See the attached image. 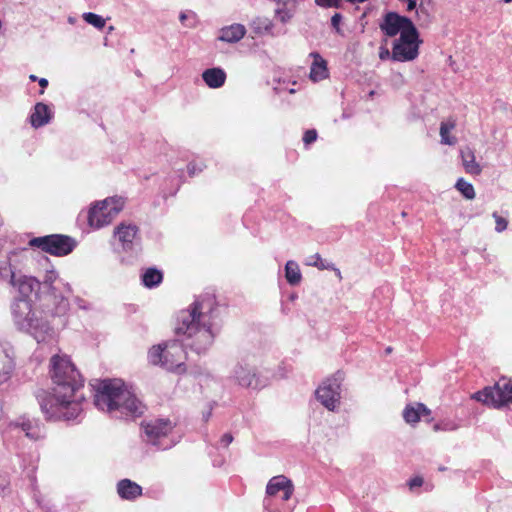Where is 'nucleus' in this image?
<instances>
[{
	"instance_id": "obj_1",
	"label": "nucleus",
	"mask_w": 512,
	"mask_h": 512,
	"mask_svg": "<svg viewBox=\"0 0 512 512\" xmlns=\"http://www.w3.org/2000/svg\"><path fill=\"white\" fill-rule=\"evenodd\" d=\"M52 392L41 391L37 395L42 413L47 421H69L82 412L83 396L78 391L84 380L75 365L67 356L54 355L51 358Z\"/></svg>"
},
{
	"instance_id": "obj_2",
	"label": "nucleus",
	"mask_w": 512,
	"mask_h": 512,
	"mask_svg": "<svg viewBox=\"0 0 512 512\" xmlns=\"http://www.w3.org/2000/svg\"><path fill=\"white\" fill-rule=\"evenodd\" d=\"M216 307L215 296L205 294L177 314L174 332L197 354L207 352L214 342L210 319Z\"/></svg>"
},
{
	"instance_id": "obj_3",
	"label": "nucleus",
	"mask_w": 512,
	"mask_h": 512,
	"mask_svg": "<svg viewBox=\"0 0 512 512\" xmlns=\"http://www.w3.org/2000/svg\"><path fill=\"white\" fill-rule=\"evenodd\" d=\"M187 358L183 344L174 340L153 346L148 352V360L153 365L177 372L186 371L185 361Z\"/></svg>"
},
{
	"instance_id": "obj_4",
	"label": "nucleus",
	"mask_w": 512,
	"mask_h": 512,
	"mask_svg": "<svg viewBox=\"0 0 512 512\" xmlns=\"http://www.w3.org/2000/svg\"><path fill=\"white\" fill-rule=\"evenodd\" d=\"M127 395L128 389L120 380L105 379L95 385L94 404L102 411H117L121 399Z\"/></svg>"
},
{
	"instance_id": "obj_5",
	"label": "nucleus",
	"mask_w": 512,
	"mask_h": 512,
	"mask_svg": "<svg viewBox=\"0 0 512 512\" xmlns=\"http://www.w3.org/2000/svg\"><path fill=\"white\" fill-rule=\"evenodd\" d=\"M473 398L493 408L512 404V380L500 379L494 386L476 392Z\"/></svg>"
},
{
	"instance_id": "obj_6",
	"label": "nucleus",
	"mask_w": 512,
	"mask_h": 512,
	"mask_svg": "<svg viewBox=\"0 0 512 512\" xmlns=\"http://www.w3.org/2000/svg\"><path fill=\"white\" fill-rule=\"evenodd\" d=\"M31 247H36L53 256H66L76 247V241L67 235L51 234L35 237L29 241Z\"/></svg>"
},
{
	"instance_id": "obj_7",
	"label": "nucleus",
	"mask_w": 512,
	"mask_h": 512,
	"mask_svg": "<svg viewBox=\"0 0 512 512\" xmlns=\"http://www.w3.org/2000/svg\"><path fill=\"white\" fill-rule=\"evenodd\" d=\"M123 201L120 198H107L92 206L88 213V223L93 228H101L109 224L122 210Z\"/></svg>"
},
{
	"instance_id": "obj_8",
	"label": "nucleus",
	"mask_w": 512,
	"mask_h": 512,
	"mask_svg": "<svg viewBox=\"0 0 512 512\" xmlns=\"http://www.w3.org/2000/svg\"><path fill=\"white\" fill-rule=\"evenodd\" d=\"M418 38L417 29L401 33L399 39L394 41L391 58L398 62L414 60L419 54Z\"/></svg>"
},
{
	"instance_id": "obj_9",
	"label": "nucleus",
	"mask_w": 512,
	"mask_h": 512,
	"mask_svg": "<svg viewBox=\"0 0 512 512\" xmlns=\"http://www.w3.org/2000/svg\"><path fill=\"white\" fill-rule=\"evenodd\" d=\"M177 421L170 418H155L142 423L147 441L158 445L162 438L168 437L175 427Z\"/></svg>"
},
{
	"instance_id": "obj_10",
	"label": "nucleus",
	"mask_w": 512,
	"mask_h": 512,
	"mask_svg": "<svg viewBox=\"0 0 512 512\" xmlns=\"http://www.w3.org/2000/svg\"><path fill=\"white\" fill-rule=\"evenodd\" d=\"M315 395L324 407L328 410H334L340 403L339 378L333 376L325 379L316 389Z\"/></svg>"
},
{
	"instance_id": "obj_11",
	"label": "nucleus",
	"mask_w": 512,
	"mask_h": 512,
	"mask_svg": "<svg viewBox=\"0 0 512 512\" xmlns=\"http://www.w3.org/2000/svg\"><path fill=\"white\" fill-rule=\"evenodd\" d=\"M379 27L388 37H394L398 33H408L410 30L416 29L411 19L401 16L396 12L386 13Z\"/></svg>"
},
{
	"instance_id": "obj_12",
	"label": "nucleus",
	"mask_w": 512,
	"mask_h": 512,
	"mask_svg": "<svg viewBox=\"0 0 512 512\" xmlns=\"http://www.w3.org/2000/svg\"><path fill=\"white\" fill-rule=\"evenodd\" d=\"M16 323L26 329H38L41 327L36 313L32 310L30 300L19 298L12 307Z\"/></svg>"
},
{
	"instance_id": "obj_13",
	"label": "nucleus",
	"mask_w": 512,
	"mask_h": 512,
	"mask_svg": "<svg viewBox=\"0 0 512 512\" xmlns=\"http://www.w3.org/2000/svg\"><path fill=\"white\" fill-rule=\"evenodd\" d=\"M280 491L283 492L282 499L284 501L289 500L294 492L292 481L284 475L272 477L266 486V494L268 496H275Z\"/></svg>"
},
{
	"instance_id": "obj_14",
	"label": "nucleus",
	"mask_w": 512,
	"mask_h": 512,
	"mask_svg": "<svg viewBox=\"0 0 512 512\" xmlns=\"http://www.w3.org/2000/svg\"><path fill=\"white\" fill-rule=\"evenodd\" d=\"M138 231V227L134 224L120 223L114 230V236L118 239L124 250H129L132 248Z\"/></svg>"
},
{
	"instance_id": "obj_15",
	"label": "nucleus",
	"mask_w": 512,
	"mask_h": 512,
	"mask_svg": "<svg viewBox=\"0 0 512 512\" xmlns=\"http://www.w3.org/2000/svg\"><path fill=\"white\" fill-rule=\"evenodd\" d=\"M10 425L14 428H20L25 432L26 437L31 440L37 441L44 437L39 423L29 418L22 417Z\"/></svg>"
},
{
	"instance_id": "obj_16",
	"label": "nucleus",
	"mask_w": 512,
	"mask_h": 512,
	"mask_svg": "<svg viewBox=\"0 0 512 512\" xmlns=\"http://www.w3.org/2000/svg\"><path fill=\"white\" fill-rule=\"evenodd\" d=\"M313 62L310 67L309 77L313 82L326 79L329 76L327 61L317 52L310 53Z\"/></svg>"
},
{
	"instance_id": "obj_17",
	"label": "nucleus",
	"mask_w": 512,
	"mask_h": 512,
	"mask_svg": "<svg viewBox=\"0 0 512 512\" xmlns=\"http://www.w3.org/2000/svg\"><path fill=\"white\" fill-rule=\"evenodd\" d=\"M117 493L121 499L133 501L142 495V487L130 479H122L117 483Z\"/></svg>"
},
{
	"instance_id": "obj_18",
	"label": "nucleus",
	"mask_w": 512,
	"mask_h": 512,
	"mask_svg": "<svg viewBox=\"0 0 512 512\" xmlns=\"http://www.w3.org/2000/svg\"><path fill=\"white\" fill-rule=\"evenodd\" d=\"M144 408V405L128 390V395L121 399L117 411L137 417L144 413Z\"/></svg>"
},
{
	"instance_id": "obj_19",
	"label": "nucleus",
	"mask_w": 512,
	"mask_h": 512,
	"mask_svg": "<svg viewBox=\"0 0 512 512\" xmlns=\"http://www.w3.org/2000/svg\"><path fill=\"white\" fill-rule=\"evenodd\" d=\"M247 30L244 25L234 23L232 25L223 27L220 30L218 39L227 43H236L240 41L246 34Z\"/></svg>"
},
{
	"instance_id": "obj_20",
	"label": "nucleus",
	"mask_w": 512,
	"mask_h": 512,
	"mask_svg": "<svg viewBox=\"0 0 512 512\" xmlns=\"http://www.w3.org/2000/svg\"><path fill=\"white\" fill-rule=\"evenodd\" d=\"M52 117L50 108L39 102L34 106L33 112L30 115V123L34 128H39L49 123Z\"/></svg>"
},
{
	"instance_id": "obj_21",
	"label": "nucleus",
	"mask_w": 512,
	"mask_h": 512,
	"mask_svg": "<svg viewBox=\"0 0 512 512\" xmlns=\"http://www.w3.org/2000/svg\"><path fill=\"white\" fill-rule=\"evenodd\" d=\"M202 79L209 88H220L225 84L226 73L221 68H209L202 73Z\"/></svg>"
},
{
	"instance_id": "obj_22",
	"label": "nucleus",
	"mask_w": 512,
	"mask_h": 512,
	"mask_svg": "<svg viewBox=\"0 0 512 512\" xmlns=\"http://www.w3.org/2000/svg\"><path fill=\"white\" fill-rule=\"evenodd\" d=\"M12 283L18 287L21 298L24 299H28L34 291L40 288V282L34 277L23 276L14 282V274H12Z\"/></svg>"
},
{
	"instance_id": "obj_23",
	"label": "nucleus",
	"mask_w": 512,
	"mask_h": 512,
	"mask_svg": "<svg viewBox=\"0 0 512 512\" xmlns=\"http://www.w3.org/2000/svg\"><path fill=\"white\" fill-rule=\"evenodd\" d=\"M461 159L464 170L471 175H479L482 172L480 164L476 161L474 151L470 148L461 150Z\"/></svg>"
},
{
	"instance_id": "obj_24",
	"label": "nucleus",
	"mask_w": 512,
	"mask_h": 512,
	"mask_svg": "<svg viewBox=\"0 0 512 512\" xmlns=\"http://www.w3.org/2000/svg\"><path fill=\"white\" fill-rule=\"evenodd\" d=\"M14 369L13 359L0 346V384L6 382Z\"/></svg>"
},
{
	"instance_id": "obj_25",
	"label": "nucleus",
	"mask_w": 512,
	"mask_h": 512,
	"mask_svg": "<svg viewBox=\"0 0 512 512\" xmlns=\"http://www.w3.org/2000/svg\"><path fill=\"white\" fill-rule=\"evenodd\" d=\"M236 378L239 384L243 387L256 388L258 386L256 374L246 367L240 366L236 370Z\"/></svg>"
},
{
	"instance_id": "obj_26",
	"label": "nucleus",
	"mask_w": 512,
	"mask_h": 512,
	"mask_svg": "<svg viewBox=\"0 0 512 512\" xmlns=\"http://www.w3.org/2000/svg\"><path fill=\"white\" fill-rule=\"evenodd\" d=\"M456 127V121L453 118H449L446 122H442L440 124V137L441 143L445 145H455L457 143V138L455 136H451L450 132Z\"/></svg>"
},
{
	"instance_id": "obj_27",
	"label": "nucleus",
	"mask_w": 512,
	"mask_h": 512,
	"mask_svg": "<svg viewBox=\"0 0 512 512\" xmlns=\"http://www.w3.org/2000/svg\"><path fill=\"white\" fill-rule=\"evenodd\" d=\"M285 277L290 285H298L302 279V275L298 264L295 261L289 260L285 265Z\"/></svg>"
},
{
	"instance_id": "obj_28",
	"label": "nucleus",
	"mask_w": 512,
	"mask_h": 512,
	"mask_svg": "<svg viewBox=\"0 0 512 512\" xmlns=\"http://www.w3.org/2000/svg\"><path fill=\"white\" fill-rule=\"evenodd\" d=\"M163 280V274L156 268H148L142 275V282L148 288L159 285Z\"/></svg>"
},
{
	"instance_id": "obj_29",
	"label": "nucleus",
	"mask_w": 512,
	"mask_h": 512,
	"mask_svg": "<svg viewBox=\"0 0 512 512\" xmlns=\"http://www.w3.org/2000/svg\"><path fill=\"white\" fill-rule=\"evenodd\" d=\"M399 1L407 4L406 11L411 12V11L415 10L417 21H420L423 16L425 18V21L428 22L429 14L427 12V9L424 8L422 3H420L417 8V0H399Z\"/></svg>"
},
{
	"instance_id": "obj_30",
	"label": "nucleus",
	"mask_w": 512,
	"mask_h": 512,
	"mask_svg": "<svg viewBox=\"0 0 512 512\" xmlns=\"http://www.w3.org/2000/svg\"><path fill=\"white\" fill-rule=\"evenodd\" d=\"M455 187L466 199L472 200L475 198L473 185L465 181L463 178L457 180Z\"/></svg>"
},
{
	"instance_id": "obj_31",
	"label": "nucleus",
	"mask_w": 512,
	"mask_h": 512,
	"mask_svg": "<svg viewBox=\"0 0 512 512\" xmlns=\"http://www.w3.org/2000/svg\"><path fill=\"white\" fill-rule=\"evenodd\" d=\"M305 264L307 266L316 267L319 270H328L330 268H333V264L327 263L325 260H323L319 253H315L309 256Z\"/></svg>"
},
{
	"instance_id": "obj_32",
	"label": "nucleus",
	"mask_w": 512,
	"mask_h": 512,
	"mask_svg": "<svg viewBox=\"0 0 512 512\" xmlns=\"http://www.w3.org/2000/svg\"><path fill=\"white\" fill-rule=\"evenodd\" d=\"M83 19L90 25L94 26L97 29H103L105 27L106 21L100 15H97L92 12H87L83 14Z\"/></svg>"
},
{
	"instance_id": "obj_33",
	"label": "nucleus",
	"mask_w": 512,
	"mask_h": 512,
	"mask_svg": "<svg viewBox=\"0 0 512 512\" xmlns=\"http://www.w3.org/2000/svg\"><path fill=\"white\" fill-rule=\"evenodd\" d=\"M403 417L407 423H417L420 420L418 407L407 406L403 411Z\"/></svg>"
},
{
	"instance_id": "obj_34",
	"label": "nucleus",
	"mask_w": 512,
	"mask_h": 512,
	"mask_svg": "<svg viewBox=\"0 0 512 512\" xmlns=\"http://www.w3.org/2000/svg\"><path fill=\"white\" fill-rule=\"evenodd\" d=\"M316 5L322 8H341L342 0H315Z\"/></svg>"
},
{
	"instance_id": "obj_35",
	"label": "nucleus",
	"mask_w": 512,
	"mask_h": 512,
	"mask_svg": "<svg viewBox=\"0 0 512 512\" xmlns=\"http://www.w3.org/2000/svg\"><path fill=\"white\" fill-rule=\"evenodd\" d=\"M493 218L495 219V230L497 232H503L507 229L508 221L505 218L499 216L496 212L493 213Z\"/></svg>"
},
{
	"instance_id": "obj_36",
	"label": "nucleus",
	"mask_w": 512,
	"mask_h": 512,
	"mask_svg": "<svg viewBox=\"0 0 512 512\" xmlns=\"http://www.w3.org/2000/svg\"><path fill=\"white\" fill-rule=\"evenodd\" d=\"M317 139V131L315 129H309L305 131L303 135V142L305 145H310Z\"/></svg>"
},
{
	"instance_id": "obj_37",
	"label": "nucleus",
	"mask_w": 512,
	"mask_h": 512,
	"mask_svg": "<svg viewBox=\"0 0 512 512\" xmlns=\"http://www.w3.org/2000/svg\"><path fill=\"white\" fill-rule=\"evenodd\" d=\"M9 484L8 476L0 474V494H5L9 490Z\"/></svg>"
},
{
	"instance_id": "obj_38",
	"label": "nucleus",
	"mask_w": 512,
	"mask_h": 512,
	"mask_svg": "<svg viewBox=\"0 0 512 512\" xmlns=\"http://www.w3.org/2000/svg\"><path fill=\"white\" fill-rule=\"evenodd\" d=\"M342 20V15L340 13H335L331 17V25L332 27L339 33L340 32V23Z\"/></svg>"
},
{
	"instance_id": "obj_39",
	"label": "nucleus",
	"mask_w": 512,
	"mask_h": 512,
	"mask_svg": "<svg viewBox=\"0 0 512 512\" xmlns=\"http://www.w3.org/2000/svg\"><path fill=\"white\" fill-rule=\"evenodd\" d=\"M423 478L420 477V476H416V477H413L412 479H410L408 485L410 487V489H414L416 487H420L423 485Z\"/></svg>"
},
{
	"instance_id": "obj_40",
	"label": "nucleus",
	"mask_w": 512,
	"mask_h": 512,
	"mask_svg": "<svg viewBox=\"0 0 512 512\" xmlns=\"http://www.w3.org/2000/svg\"><path fill=\"white\" fill-rule=\"evenodd\" d=\"M391 55H392V52H390L388 48L380 47L379 58L381 60H386L388 58H391Z\"/></svg>"
},
{
	"instance_id": "obj_41",
	"label": "nucleus",
	"mask_w": 512,
	"mask_h": 512,
	"mask_svg": "<svg viewBox=\"0 0 512 512\" xmlns=\"http://www.w3.org/2000/svg\"><path fill=\"white\" fill-rule=\"evenodd\" d=\"M233 441V436L231 433H225L222 437H221V444L225 447H227L231 442Z\"/></svg>"
},
{
	"instance_id": "obj_42",
	"label": "nucleus",
	"mask_w": 512,
	"mask_h": 512,
	"mask_svg": "<svg viewBox=\"0 0 512 512\" xmlns=\"http://www.w3.org/2000/svg\"><path fill=\"white\" fill-rule=\"evenodd\" d=\"M418 407V410H419V415H423V416H428L430 415V410L422 403H419L417 405Z\"/></svg>"
},
{
	"instance_id": "obj_43",
	"label": "nucleus",
	"mask_w": 512,
	"mask_h": 512,
	"mask_svg": "<svg viewBox=\"0 0 512 512\" xmlns=\"http://www.w3.org/2000/svg\"><path fill=\"white\" fill-rule=\"evenodd\" d=\"M38 82H39V85L41 86L42 89H44V88H46L48 86V80L45 79V78L39 79ZM40 93L43 94L44 90H41Z\"/></svg>"
},
{
	"instance_id": "obj_44",
	"label": "nucleus",
	"mask_w": 512,
	"mask_h": 512,
	"mask_svg": "<svg viewBox=\"0 0 512 512\" xmlns=\"http://www.w3.org/2000/svg\"><path fill=\"white\" fill-rule=\"evenodd\" d=\"M329 270H333L336 274V276L341 280L342 279V275H341V272L338 268L334 267L333 268H330Z\"/></svg>"
},
{
	"instance_id": "obj_45",
	"label": "nucleus",
	"mask_w": 512,
	"mask_h": 512,
	"mask_svg": "<svg viewBox=\"0 0 512 512\" xmlns=\"http://www.w3.org/2000/svg\"><path fill=\"white\" fill-rule=\"evenodd\" d=\"M186 18H187V16H186L185 13H181L180 16H179V19H180L181 23H184Z\"/></svg>"
},
{
	"instance_id": "obj_46",
	"label": "nucleus",
	"mask_w": 512,
	"mask_h": 512,
	"mask_svg": "<svg viewBox=\"0 0 512 512\" xmlns=\"http://www.w3.org/2000/svg\"><path fill=\"white\" fill-rule=\"evenodd\" d=\"M29 78H30L31 81H37L38 80L37 76H35V75H30Z\"/></svg>"
},
{
	"instance_id": "obj_47",
	"label": "nucleus",
	"mask_w": 512,
	"mask_h": 512,
	"mask_svg": "<svg viewBox=\"0 0 512 512\" xmlns=\"http://www.w3.org/2000/svg\"><path fill=\"white\" fill-rule=\"evenodd\" d=\"M391 351H392V348H391V347H388V348L386 349V352H387V353H390Z\"/></svg>"
},
{
	"instance_id": "obj_48",
	"label": "nucleus",
	"mask_w": 512,
	"mask_h": 512,
	"mask_svg": "<svg viewBox=\"0 0 512 512\" xmlns=\"http://www.w3.org/2000/svg\"><path fill=\"white\" fill-rule=\"evenodd\" d=\"M503 2L510 3V2H512V0H503Z\"/></svg>"
},
{
	"instance_id": "obj_49",
	"label": "nucleus",
	"mask_w": 512,
	"mask_h": 512,
	"mask_svg": "<svg viewBox=\"0 0 512 512\" xmlns=\"http://www.w3.org/2000/svg\"><path fill=\"white\" fill-rule=\"evenodd\" d=\"M434 429H435V430H438V429H439L438 425H435V426H434Z\"/></svg>"
}]
</instances>
